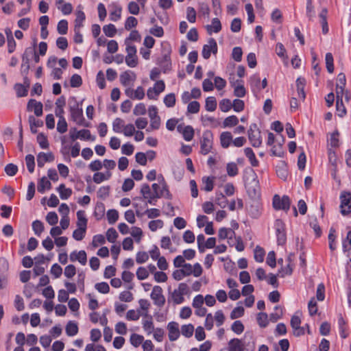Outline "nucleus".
<instances>
[{"mask_svg": "<svg viewBox=\"0 0 351 351\" xmlns=\"http://www.w3.org/2000/svg\"><path fill=\"white\" fill-rule=\"evenodd\" d=\"M189 287L186 283H180L178 289L171 293L169 301H172L174 304H180L184 301V295L188 294Z\"/></svg>", "mask_w": 351, "mask_h": 351, "instance_id": "1", "label": "nucleus"}, {"mask_svg": "<svg viewBox=\"0 0 351 351\" xmlns=\"http://www.w3.org/2000/svg\"><path fill=\"white\" fill-rule=\"evenodd\" d=\"M213 134L210 130L204 132L202 138L200 140V152L206 155L208 154L213 148Z\"/></svg>", "mask_w": 351, "mask_h": 351, "instance_id": "2", "label": "nucleus"}, {"mask_svg": "<svg viewBox=\"0 0 351 351\" xmlns=\"http://www.w3.org/2000/svg\"><path fill=\"white\" fill-rule=\"evenodd\" d=\"M125 45H126L125 50L127 52L125 62L130 67H136L138 64L136 47L131 43H128V41H125Z\"/></svg>", "mask_w": 351, "mask_h": 351, "instance_id": "3", "label": "nucleus"}, {"mask_svg": "<svg viewBox=\"0 0 351 351\" xmlns=\"http://www.w3.org/2000/svg\"><path fill=\"white\" fill-rule=\"evenodd\" d=\"M248 138L253 147H258L261 145V132L256 124L253 123L250 125L248 130Z\"/></svg>", "mask_w": 351, "mask_h": 351, "instance_id": "4", "label": "nucleus"}, {"mask_svg": "<svg viewBox=\"0 0 351 351\" xmlns=\"http://www.w3.org/2000/svg\"><path fill=\"white\" fill-rule=\"evenodd\" d=\"M341 199V213L343 215H348L351 213V193L343 191L340 195Z\"/></svg>", "mask_w": 351, "mask_h": 351, "instance_id": "5", "label": "nucleus"}, {"mask_svg": "<svg viewBox=\"0 0 351 351\" xmlns=\"http://www.w3.org/2000/svg\"><path fill=\"white\" fill-rule=\"evenodd\" d=\"M273 206L276 210L287 211L290 207V199L287 195L280 197L278 195H275L273 197Z\"/></svg>", "mask_w": 351, "mask_h": 351, "instance_id": "6", "label": "nucleus"}, {"mask_svg": "<svg viewBox=\"0 0 351 351\" xmlns=\"http://www.w3.org/2000/svg\"><path fill=\"white\" fill-rule=\"evenodd\" d=\"M71 117L73 121L77 125L82 126H88L83 117L82 109L78 107V105H75L70 107Z\"/></svg>", "mask_w": 351, "mask_h": 351, "instance_id": "7", "label": "nucleus"}, {"mask_svg": "<svg viewBox=\"0 0 351 351\" xmlns=\"http://www.w3.org/2000/svg\"><path fill=\"white\" fill-rule=\"evenodd\" d=\"M182 270L185 276L193 274L195 277H199L202 274V267L199 263H195L194 265L186 263L182 267Z\"/></svg>", "mask_w": 351, "mask_h": 351, "instance_id": "8", "label": "nucleus"}, {"mask_svg": "<svg viewBox=\"0 0 351 351\" xmlns=\"http://www.w3.org/2000/svg\"><path fill=\"white\" fill-rule=\"evenodd\" d=\"M150 297L154 304L158 306H162L165 303V298L162 294V289L160 286H154L153 287Z\"/></svg>", "mask_w": 351, "mask_h": 351, "instance_id": "9", "label": "nucleus"}, {"mask_svg": "<svg viewBox=\"0 0 351 351\" xmlns=\"http://www.w3.org/2000/svg\"><path fill=\"white\" fill-rule=\"evenodd\" d=\"M217 51V45L214 38H210L208 40V44L204 45L202 49V56L205 59H208L210 56V53H213L215 54Z\"/></svg>", "mask_w": 351, "mask_h": 351, "instance_id": "10", "label": "nucleus"}, {"mask_svg": "<svg viewBox=\"0 0 351 351\" xmlns=\"http://www.w3.org/2000/svg\"><path fill=\"white\" fill-rule=\"evenodd\" d=\"M160 186L158 189V193H155V196H156L157 199L165 197L166 199H171L172 198V195L168 189L167 184L162 176H160Z\"/></svg>", "mask_w": 351, "mask_h": 351, "instance_id": "11", "label": "nucleus"}, {"mask_svg": "<svg viewBox=\"0 0 351 351\" xmlns=\"http://www.w3.org/2000/svg\"><path fill=\"white\" fill-rule=\"evenodd\" d=\"M141 194L143 196V198L147 200V202L149 204H155L154 201L157 199L156 196H155V193L151 191V189L147 184H143L141 186Z\"/></svg>", "mask_w": 351, "mask_h": 351, "instance_id": "12", "label": "nucleus"}, {"mask_svg": "<svg viewBox=\"0 0 351 351\" xmlns=\"http://www.w3.org/2000/svg\"><path fill=\"white\" fill-rule=\"evenodd\" d=\"M125 94L132 99H143L145 97L144 88L142 86H138L135 90L128 87L125 90Z\"/></svg>", "mask_w": 351, "mask_h": 351, "instance_id": "13", "label": "nucleus"}, {"mask_svg": "<svg viewBox=\"0 0 351 351\" xmlns=\"http://www.w3.org/2000/svg\"><path fill=\"white\" fill-rule=\"evenodd\" d=\"M168 336L171 341H176L180 335L179 325L176 322H171L167 325Z\"/></svg>", "mask_w": 351, "mask_h": 351, "instance_id": "14", "label": "nucleus"}, {"mask_svg": "<svg viewBox=\"0 0 351 351\" xmlns=\"http://www.w3.org/2000/svg\"><path fill=\"white\" fill-rule=\"evenodd\" d=\"M69 259L72 262L78 261L81 265H85L87 262L86 253L84 250H75L70 254Z\"/></svg>", "mask_w": 351, "mask_h": 351, "instance_id": "15", "label": "nucleus"}, {"mask_svg": "<svg viewBox=\"0 0 351 351\" xmlns=\"http://www.w3.org/2000/svg\"><path fill=\"white\" fill-rule=\"evenodd\" d=\"M136 74L131 71L123 72L120 75V82L124 86H130L136 80Z\"/></svg>", "mask_w": 351, "mask_h": 351, "instance_id": "16", "label": "nucleus"}, {"mask_svg": "<svg viewBox=\"0 0 351 351\" xmlns=\"http://www.w3.org/2000/svg\"><path fill=\"white\" fill-rule=\"evenodd\" d=\"M27 110H34L36 116L40 117L43 114V104L41 102L32 99L27 103Z\"/></svg>", "mask_w": 351, "mask_h": 351, "instance_id": "17", "label": "nucleus"}, {"mask_svg": "<svg viewBox=\"0 0 351 351\" xmlns=\"http://www.w3.org/2000/svg\"><path fill=\"white\" fill-rule=\"evenodd\" d=\"M244 349V343L239 339L234 338L228 342L229 351H243Z\"/></svg>", "mask_w": 351, "mask_h": 351, "instance_id": "18", "label": "nucleus"}, {"mask_svg": "<svg viewBox=\"0 0 351 351\" xmlns=\"http://www.w3.org/2000/svg\"><path fill=\"white\" fill-rule=\"evenodd\" d=\"M54 159V156L51 153H44L40 152L38 154L37 156V163L38 166L40 167H43L45 162L53 161Z\"/></svg>", "mask_w": 351, "mask_h": 351, "instance_id": "19", "label": "nucleus"}, {"mask_svg": "<svg viewBox=\"0 0 351 351\" xmlns=\"http://www.w3.org/2000/svg\"><path fill=\"white\" fill-rule=\"evenodd\" d=\"M112 176V173L110 171L106 172H96L93 176V180L96 184H100L104 181L108 180Z\"/></svg>", "mask_w": 351, "mask_h": 351, "instance_id": "20", "label": "nucleus"}, {"mask_svg": "<svg viewBox=\"0 0 351 351\" xmlns=\"http://www.w3.org/2000/svg\"><path fill=\"white\" fill-rule=\"evenodd\" d=\"M178 130L182 134L184 140L186 141H191L194 136V130L190 125L185 126L183 128L181 125H179Z\"/></svg>", "mask_w": 351, "mask_h": 351, "instance_id": "21", "label": "nucleus"}, {"mask_svg": "<svg viewBox=\"0 0 351 351\" xmlns=\"http://www.w3.org/2000/svg\"><path fill=\"white\" fill-rule=\"evenodd\" d=\"M220 144L223 148H228L232 143V136L230 132H223L220 134Z\"/></svg>", "mask_w": 351, "mask_h": 351, "instance_id": "22", "label": "nucleus"}, {"mask_svg": "<svg viewBox=\"0 0 351 351\" xmlns=\"http://www.w3.org/2000/svg\"><path fill=\"white\" fill-rule=\"evenodd\" d=\"M24 84L25 85H23L21 84H17L15 85V90L16 92V95L18 97H25L27 95V89L29 86V82L27 78H25Z\"/></svg>", "mask_w": 351, "mask_h": 351, "instance_id": "23", "label": "nucleus"}, {"mask_svg": "<svg viewBox=\"0 0 351 351\" xmlns=\"http://www.w3.org/2000/svg\"><path fill=\"white\" fill-rule=\"evenodd\" d=\"M56 4L58 9L61 10V12L65 15L69 14L72 12L73 7L69 3H64V0H56Z\"/></svg>", "mask_w": 351, "mask_h": 351, "instance_id": "24", "label": "nucleus"}, {"mask_svg": "<svg viewBox=\"0 0 351 351\" xmlns=\"http://www.w3.org/2000/svg\"><path fill=\"white\" fill-rule=\"evenodd\" d=\"M206 29L209 34H211L213 32L218 33L221 29L220 21L217 18L213 19L211 24L206 26Z\"/></svg>", "mask_w": 351, "mask_h": 351, "instance_id": "25", "label": "nucleus"}, {"mask_svg": "<svg viewBox=\"0 0 351 351\" xmlns=\"http://www.w3.org/2000/svg\"><path fill=\"white\" fill-rule=\"evenodd\" d=\"M249 215L254 219L258 218L261 215V208L258 203L251 204L249 210Z\"/></svg>", "mask_w": 351, "mask_h": 351, "instance_id": "26", "label": "nucleus"}, {"mask_svg": "<svg viewBox=\"0 0 351 351\" xmlns=\"http://www.w3.org/2000/svg\"><path fill=\"white\" fill-rule=\"evenodd\" d=\"M339 133L338 131H335L330 134V138L328 140L329 147L328 148H337L339 146Z\"/></svg>", "mask_w": 351, "mask_h": 351, "instance_id": "27", "label": "nucleus"}, {"mask_svg": "<svg viewBox=\"0 0 351 351\" xmlns=\"http://www.w3.org/2000/svg\"><path fill=\"white\" fill-rule=\"evenodd\" d=\"M335 93H336L337 100L342 101L344 97V99L346 101H349L350 97L348 96V93L347 91L344 90V87L336 86Z\"/></svg>", "mask_w": 351, "mask_h": 351, "instance_id": "28", "label": "nucleus"}, {"mask_svg": "<svg viewBox=\"0 0 351 351\" xmlns=\"http://www.w3.org/2000/svg\"><path fill=\"white\" fill-rule=\"evenodd\" d=\"M66 333L68 336L72 337L78 332V327L76 323L73 322H69L66 326Z\"/></svg>", "mask_w": 351, "mask_h": 351, "instance_id": "29", "label": "nucleus"}, {"mask_svg": "<svg viewBox=\"0 0 351 351\" xmlns=\"http://www.w3.org/2000/svg\"><path fill=\"white\" fill-rule=\"evenodd\" d=\"M51 187V182L46 177H43L38 184V191L43 193L46 189H50Z\"/></svg>", "mask_w": 351, "mask_h": 351, "instance_id": "30", "label": "nucleus"}, {"mask_svg": "<svg viewBox=\"0 0 351 351\" xmlns=\"http://www.w3.org/2000/svg\"><path fill=\"white\" fill-rule=\"evenodd\" d=\"M60 193V198L62 199H68L72 194V190L69 188H66L64 184H60L57 189Z\"/></svg>", "mask_w": 351, "mask_h": 351, "instance_id": "31", "label": "nucleus"}, {"mask_svg": "<svg viewBox=\"0 0 351 351\" xmlns=\"http://www.w3.org/2000/svg\"><path fill=\"white\" fill-rule=\"evenodd\" d=\"M77 226L79 228H86L87 226V219L85 217V213L83 210H78L77 212Z\"/></svg>", "mask_w": 351, "mask_h": 351, "instance_id": "32", "label": "nucleus"}, {"mask_svg": "<svg viewBox=\"0 0 351 351\" xmlns=\"http://www.w3.org/2000/svg\"><path fill=\"white\" fill-rule=\"evenodd\" d=\"M125 126V122L121 118H116L112 122V130L116 133H121Z\"/></svg>", "mask_w": 351, "mask_h": 351, "instance_id": "33", "label": "nucleus"}, {"mask_svg": "<svg viewBox=\"0 0 351 351\" xmlns=\"http://www.w3.org/2000/svg\"><path fill=\"white\" fill-rule=\"evenodd\" d=\"M29 122L30 125V130L34 134L37 132V128L41 127L43 125V122L42 121L37 120L32 116L29 117Z\"/></svg>", "mask_w": 351, "mask_h": 351, "instance_id": "34", "label": "nucleus"}, {"mask_svg": "<svg viewBox=\"0 0 351 351\" xmlns=\"http://www.w3.org/2000/svg\"><path fill=\"white\" fill-rule=\"evenodd\" d=\"M244 152L245 156L248 158L252 166L257 167L258 165V161L256 160L252 149L250 147H247L244 149Z\"/></svg>", "mask_w": 351, "mask_h": 351, "instance_id": "35", "label": "nucleus"}, {"mask_svg": "<svg viewBox=\"0 0 351 351\" xmlns=\"http://www.w3.org/2000/svg\"><path fill=\"white\" fill-rule=\"evenodd\" d=\"M76 19L75 20V30L80 29L82 26V23L85 19V14L82 10L76 11Z\"/></svg>", "mask_w": 351, "mask_h": 351, "instance_id": "36", "label": "nucleus"}, {"mask_svg": "<svg viewBox=\"0 0 351 351\" xmlns=\"http://www.w3.org/2000/svg\"><path fill=\"white\" fill-rule=\"evenodd\" d=\"M194 332V326L191 324L183 325L181 328V333L185 337H191Z\"/></svg>", "mask_w": 351, "mask_h": 351, "instance_id": "37", "label": "nucleus"}, {"mask_svg": "<svg viewBox=\"0 0 351 351\" xmlns=\"http://www.w3.org/2000/svg\"><path fill=\"white\" fill-rule=\"evenodd\" d=\"M328 154L330 163L335 167V175L337 164V156L335 151L332 148H328Z\"/></svg>", "mask_w": 351, "mask_h": 351, "instance_id": "38", "label": "nucleus"}, {"mask_svg": "<svg viewBox=\"0 0 351 351\" xmlns=\"http://www.w3.org/2000/svg\"><path fill=\"white\" fill-rule=\"evenodd\" d=\"M205 108L209 112H213L217 108V101L214 97H208L206 99Z\"/></svg>", "mask_w": 351, "mask_h": 351, "instance_id": "39", "label": "nucleus"}, {"mask_svg": "<svg viewBox=\"0 0 351 351\" xmlns=\"http://www.w3.org/2000/svg\"><path fill=\"white\" fill-rule=\"evenodd\" d=\"M141 315L143 316V314L139 309L137 311L133 309L129 310L126 314V319L128 320L136 321L138 320Z\"/></svg>", "mask_w": 351, "mask_h": 351, "instance_id": "40", "label": "nucleus"}, {"mask_svg": "<svg viewBox=\"0 0 351 351\" xmlns=\"http://www.w3.org/2000/svg\"><path fill=\"white\" fill-rule=\"evenodd\" d=\"M143 326L144 330L147 332L148 335L152 333L154 330V323L151 317H149L147 319L143 320Z\"/></svg>", "mask_w": 351, "mask_h": 351, "instance_id": "41", "label": "nucleus"}, {"mask_svg": "<svg viewBox=\"0 0 351 351\" xmlns=\"http://www.w3.org/2000/svg\"><path fill=\"white\" fill-rule=\"evenodd\" d=\"M233 88L234 96L237 97H243L245 96L246 91L243 84V82L238 84H235V86H233Z\"/></svg>", "mask_w": 351, "mask_h": 351, "instance_id": "42", "label": "nucleus"}, {"mask_svg": "<svg viewBox=\"0 0 351 351\" xmlns=\"http://www.w3.org/2000/svg\"><path fill=\"white\" fill-rule=\"evenodd\" d=\"M32 229L35 234L40 236L44 231V225L40 220H36L32 223Z\"/></svg>", "mask_w": 351, "mask_h": 351, "instance_id": "43", "label": "nucleus"}, {"mask_svg": "<svg viewBox=\"0 0 351 351\" xmlns=\"http://www.w3.org/2000/svg\"><path fill=\"white\" fill-rule=\"evenodd\" d=\"M246 187L247 193L250 197H256L258 195L259 189L257 182L254 181L252 186L247 185Z\"/></svg>", "mask_w": 351, "mask_h": 351, "instance_id": "44", "label": "nucleus"}, {"mask_svg": "<svg viewBox=\"0 0 351 351\" xmlns=\"http://www.w3.org/2000/svg\"><path fill=\"white\" fill-rule=\"evenodd\" d=\"M176 95L174 93H169L164 97V103L167 108H172L176 104Z\"/></svg>", "mask_w": 351, "mask_h": 351, "instance_id": "45", "label": "nucleus"}, {"mask_svg": "<svg viewBox=\"0 0 351 351\" xmlns=\"http://www.w3.org/2000/svg\"><path fill=\"white\" fill-rule=\"evenodd\" d=\"M239 123V119L238 118L234 116V115H232V116H230V117H228L227 118H226L223 121V127L226 128V127H233L234 125H237Z\"/></svg>", "mask_w": 351, "mask_h": 351, "instance_id": "46", "label": "nucleus"}, {"mask_svg": "<svg viewBox=\"0 0 351 351\" xmlns=\"http://www.w3.org/2000/svg\"><path fill=\"white\" fill-rule=\"evenodd\" d=\"M86 228H79L75 230L73 232V237L76 241H82L85 237Z\"/></svg>", "mask_w": 351, "mask_h": 351, "instance_id": "47", "label": "nucleus"}, {"mask_svg": "<svg viewBox=\"0 0 351 351\" xmlns=\"http://www.w3.org/2000/svg\"><path fill=\"white\" fill-rule=\"evenodd\" d=\"M143 337L142 335L134 333L130 336V343L134 347L139 346L143 342Z\"/></svg>", "mask_w": 351, "mask_h": 351, "instance_id": "48", "label": "nucleus"}, {"mask_svg": "<svg viewBox=\"0 0 351 351\" xmlns=\"http://www.w3.org/2000/svg\"><path fill=\"white\" fill-rule=\"evenodd\" d=\"M107 218L108 223L110 224H113L118 220L119 213L116 210H109L107 212Z\"/></svg>", "mask_w": 351, "mask_h": 351, "instance_id": "49", "label": "nucleus"}, {"mask_svg": "<svg viewBox=\"0 0 351 351\" xmlns=\"http://www.w3.org/2000/svg\"><path fill=\"white\" fill-rule=\"evenodd\" d=\"M325 60H326V66L327 71L330 73H332L334 71V65H333V56H332V53H327L326 54Z\"/></svg>", "mask_w": 351, "mask_h": 351, "instance_id": "50", "label": "nucleus"}, {"mask_svg": "<svg viewBox=\"0 0 351 351\" xmlns=\"http://www.w3.org/2000/svg\"><path fill=\"white\" fill-rule=\"evenodd\" d=\"M57 30L60 34H66L68 30V23L66 20H61L57 25Z\"/></svg>", "mask_w": 351, "mask_h": 351, "instance_id": "51", "label": "nucleus"}, {"mask_svg": "<svg viewBox=\"0 0 351 351\" xmlns=\"http://www.w3.org/2000/svg\"><path fill=\"white\" fill-rule=\"evenodd\" d=\"M164 223L161 219H156L149 221V228L155 232L159 228H162L163 227Z\"/></svg>", "mask_w": 351, "mask_h": 351, "instance_id": "52", "label": "nucleus"}, {"mask_svg": "<svg viewBox=\"0 0 351 351\" xmlns=\"http://www.w3.org/2000/svg\"><path fill=\"white\" fill-rule=\"evenodd\" d=\"M276 54L284 60L287 59V56H286V49L284 45L281 43H278L276 46Z\"/></svg>", "mask_w": 351, "mask_h": 351, "instance_id": "53", "label": "nucleus"}, {"mask_svg": "<svg viewBox=\"0 0 351 351\" xmlns=\"http://www.w3.org/2000/svg\"><path fill=\"white\" fill-rule=\"evenodd\" d=\"M104 34L108 37H112L116 34L117 29L112 24L104 25L103 27Z\"/></svg>", "mask_w": 351, "mask_h": 351, "instance_id": "54", "label": "nucleus"}, {"mask_svg": "<svg viewBox=\"0 0 351 351\" xmlns=\"http://www.w3.org/2000/svg\"><path fill=\"white\" fill-rule=\"evenodd\" d=\"M137 278L140 280L146 279L149 276V271L143 267H140L136 271Z\"/></svg>", "mask_w": 351, "mask_h": 351, "instance_id": "55", "label": "nucleus"}, {"mask_svg": "<svg viewBox=\"0 0 351 351\" xmlns=\"http://www.w3.org/2000/svg\"><path fill=\"white\" fill-rule=\"evenodd\" d=\"M25 162H26V165L28 169V171L30 173H33L34 170V165H35L34 156L31 154L27 155L25 157Z\"/></svg>", "mask_w": 351, "mask_h": 351, "instance_id": "56", "label": "nucleus"}, {"mask_svg": "<svg viewBox=\"0 0 351 351\" xmlns=\"http://www.w3.org/2000/svg\"><path fill=\"white\" fill-rule=\"evenodd\" d=\"M215 203L221 208H225L228 204V200L222 193H218L216 195Z\"/></svg>", "mask_w": 351, "mask_h": 351, "instance_id": "57", "label": "nucleus"}, {"mask_svg": "<svg viewBox=\"0 0 351 351\" xmlns=\"http://www.w3.org/2000/svg\"><path fill=\"white\" fill-rule=\"evenodd\" d=\"M117 237H118V234L114 228H111L107 230L106 239L109 242L114 243Z\"/></svg>", "mask_w": 351, "mask_h": 351, "instance_id": "58", "label": "nucleus"}, {"mask_svg": "<svg viewBox=\"0 0 351 351\" xmlns=\"http://www.w3.org/2000/svg\"><path fill=\"white\" fill-rule=\"evenodd\" d=\"M46 221L51 226L56 225L58 221V215L55 212H49L46 216Z\"/></svg>", "mask_w": 351, "mask_h": 351, "instance_id": "59", "label": "nucleus"}, {"mask_svg": "<svg viewBox=\"0 0 351 351\" xmlns=\"http://www.w3.org/2000/svg\"><path fill=\"white\" fill-rule=\"evenodd\" d=\"M232 330L236 334H241L244 330V326L241 321H235L231 327Z\"/></svg>", "mask_w": 351, "mask_h": 351, "instance_id": "60", "label": "nucleus"}, {"mask_svg": "<svg viewBox=\"0 0 351 351\" xmlns=\"http://www.w3.org/2000/svg\"><path fill=\"white\" fill-rule=\"evenodd\" d=\"M199 108H200L199 103L196 101H193L190 102L188 104L187 111L189 113L195 114L199 112Z\"/></svg>", "mask_w": 351, "mask_h": 351, "instance_id": "61", "label": "nucleus"}, {"mask_svg": "<svg viewBox=\"0 0 351 351\" xmlns=\"http://www.w3.org/2000/svg\"><path fill=\"white\" fill-rule=\"evenodd\" d=\"M264 250L261 247L256 246L254 250V259L256 260V261L258 263L263 262L264 259Z\"/></svg>", "mask_w": 351, "mask_h": 351, "instance_id": "62", "label": "nucleus"}, {"mask_svg": "<svg viewBox=\"0 0 351 351\" xmlns=\"http://www.w3.org/2000/svg\"><path fill=\"white\" fill-rule=\"evenodd\" d=\"M204 184L203 189L206 191H210L213 189V180L209 177H204L202 178Z\"/></svg>", "mask_w": 351, "mask_h": 351, "instance_id": "63", "label": "nucleus"}, {"mask_svg": "<svg viewBox=\"0 0 351 351\" xmlns=\"http://www.w3.org/2000/svg\"><path fill=\"white\" fill-rule=\"evenodd\" d=\"M76 274V268L73 265H69L64 268V274L68 278H73Z\"/></svg>", "mask_w": 351, "mask_h": 351, "instance_id": "64", "label": "nucleus"}]
</instances>
